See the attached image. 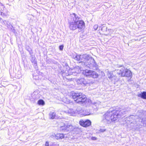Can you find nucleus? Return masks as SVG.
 Masks as SVG:
<instances>
[{
    "instance_id": "nucleus-15",
    "label": "nucleus",
    "mask_w": 146,
    "mask_h": 146,
    "mask_svg": "<svg viewBox=\"0 0 146 146\" xmlns=\"http://www.w3.org/2000/svg\"><path fill=\"white\" fill-rule=\"evenodd\" d=\"M67 112L70 115H73L75 113V111L72 109H69Z\"/></svg>"
},
{
    "instance_id": "nucleus-14",
    "label": "nucleus",
    "mask_w": 146,
    "mask_h": 146,
    "mask_svg": "<svg viewBox=\"0 0 146 146\" xmlns=\"http://www.w3.org/2000/svg\"><path fill=\"white\" fill-rule=\"evenodd\" d=\"M56 114L54 112H50L49 113V118L50 119H53L55 118Z\"/></svg>"
},
{
    "instance_id": "nucleus-21",
    "label": "nucleus",
    "mask_w": 146,
    "mask_h": 146,
    "mask_svg": "<svg viewBox=\"0 0 146 146\" xmlns=\"http://www.w3.org/2000/svg\"><path fill=\"white\" fill-rule=\"evenodd\" d=\"M123 109L124 111V112L125 113H126L127 112L129 111L130 110V108L129 107L125 108Z\"/></svg>"
},
{
    "instance_id": "nucleus-13",
    "label": "nucleus",
    "mask_w": 146,
    "mask_h": 146,
    "mask_svg": "<svg viewBox=\"0 0 146 146\" xmlns=\"http://www.w3.org/2000/svg\"><path fill=\"white\" fill-rule=\"evenodd\" d=\"M78 83L86 85L87 84L86 80L84 78H81L78 79L77 81Z\"/></svg>"
},
{
    "instance_id": "nucleus-23",
    "label": "nucleus",
    "mask_w": 146,
    "mask_h": 146,
    "mask_svg": "<svg viewBox=\"0 0 146 146\" xmlns=\"http://www.w3.org/2000/svg\"><path fill=\"white\" fill-rule=\"evenodd\" d=\"M98 28V25H96L94 26V30H96Z\"/></svg>"
},
{
    "instance_id": "nucleus-18",
    "label": "nucleus",
    "mask_w": 146,
    "mask_h": 146,
    "mask_svg": "<svg viewBox=\"0 0 146 146\" xmlns=\"http://www.w3.org/2000/svg\"><path fill=\"white\" fill-rule=\"evenodd\" d=\"M110 80L115 82L117 81L118 80V79L117 77L115 76H113V77H112L111 78Z\"/></svg>"
},
{
    "instance_id": "nucleus-16",
    "label": "nucleus",
    "mask_w": 146,
    "mask_h": 146,
    "mask_svg": "<svg viewBox=\"0 0 146 146\" xmlns=\"http://www.w3.org/2000/svg\"><path fill=\"white\" fill-rule=\"evenodd\" d=\"M73 58L76 60L81 62V56L80 55H76L75 56H73Z\"/></svg>"
},
{
    "instance_id": "nucleus-30",
    "label": "nucleus",
    "mask_w": 146,
    "mask_h": 146,
    "mask_svg": "<svg viewBox=\"0 0 146 146\" xmlns=\"http://www.w3.org/2000/svg\"><path fill=\"white\" fill-rule=\"evenodd\" d=\"M90 114V113H89L88 112V113H86L85 114V115H89Z\"/></svg>"
},
{
    "instance_id": "nucleus-22",
    "label": "nucleus",
    "mask_w": 146,
    "mask_h": 146,
    "mask_svg": "<svg viewBox=\"0 0 146 146\" xmlns=\"http://www.w3.org/2000/svg\"><path fill=\"white\" fill-rule=\"evenodd\" d=\"M142 123H143V126H146V120L142 119L141 121Z\"/></svg>"
},
{
    "instance_id": "nucleus-9",
    "label": "nucleus",
    "mask_w": 146,
    "mask_h": 146,
    "mask_svg": "<svg viewBox=\"0 0 146 146\" xmlns=\"http://www.w3.org/2000/svg\"><path fill=\"white\" fill-rule=\"evenodd\" d=\"M77 22V28L79 30H81L85 27V23L83 21L78 19Z\"/></svg>"
},
{
    "instance_id": "nucleus-1",
    "label": "nucleus",
    "mask_w": 146,
    "mask_h": 146,
    "mask_svg": "<svg viewBox=\"0 0 146 146\" xmlns=\"http://www.w3.org/2000/svg\"><path fill=\"white\" fill-rule=\"evenodd\" d=\"M117 112L108 111L102 117V121L106 124L110 123L117 119Z\"/></svg>"
},
{
    "instance_id": "nucleus-7",
    "label": "nucleus",
    "mask_w": 146,
    "mask_h": 146,
    "mask_svg": "<svg viewBox=\"0 0 146 146\" xmlns=\"http://www.w3.org/2000/svg\"><path fill=\"white\" fill-rule=\"evenodd\" d=\"M79 123L81 126L85 127L89 126L91 124V121L88 119L81 120L79 121Z\"/></svg>"
},
{
    "instance_id": "nucleus-29",
    "label": "nucleus",
    "mask_w": 146,
    "mask_h": 146,
    "mask_svg": "<svg viewBox=\"0 0 146 146\" xmlns=\"http://www.w3.org/2000/svg\"><path fill=\"white\" fill-rule=\"evenodd\" d=\"M107 27L106 26H104L102 28H101V30H103V29H107Z\"/></svg>"
},
{
    "instance_id": "nucleus-20",
    "label": "nucleus",
    "mask_w": 146,
    "mask_h": 146,
    "mask_svg": "<svg viewBox=\"0 0 146 146\" xmlns=\"http://www.w3.org/2000/svg\"><path fill=\"white\" fill-rule=\"evenodd\" d=\"M38 104L39 105H44L45 104L44 101L42 100H40L38 101Z\"/></svg>"
},
{
    "instance_id": "nucleus-8",
    "label": "nucleus",
    "mask_w": 146,
    "mask_h": 146,
    "mask_svg": "<svg viewBox=\"0 0 146 146\" xmlns=\"http://www.w3.org/2000/svg\"><path fill=\"white\" fill-rule=\"evenodd\" d=\"M61 128L62 130L71 131L74 128V127L70 124L66 123L64 126H62Z\"/></svg>"
},
{
    "instance_id": "nucleus-10",
    "label": "nucleus",
    "mask_w": 146,
    "mask_h": 146,
    "mask_svg": "<svg viewBox=\"0 0 146 146\" xmlns=\"http://www.w3.org/2000/svg\"><path fill=\"white\" fill-rule=\"evenodd\" d=\"M114 113H116L117 112V119L119 116L121 115L122 114H125L124 112V111L123 109H121L120 111L117 110L116 111H114Z\"/></svg>"
},
{
    "instance_id": "nucleus-26",
    "label": "nucleus",
    "mask_w": 146,
    "mask_h": 146,
    "mask_svg": "<svg viewBox=\"0 0 146 146\" xmlns=\"http://www.w3.org/2000/svg\"><path fill=\"white\" fill-rule=\"evenodd\" d=\"M91 139L93 140H95L97 139V138L95 137H92L91 138Z\"/></svg>"
},
{
    "instance_id": "nucleus-4",
    "label": "nucleus",
    "mask_w": 146,
    "mask_h": 146,
    "mask_svg": "<svg viewBox=\"0 0 146 146\" xmlns=\"http://www.w3.org/2000/svg\"><path fill=\"white\" fill-rule=\"evenodd\" d=\"M90 60V62L89 66H88L90 68L96 67V64L94 62V60L90 57L88 55L84 54L81 56V62H86Z\"/></svg>"
},
{
    "instance_id": "nucleus-24",
    "label": "nucleus",
    "mask_w": 146,
    "mask_h": 146,
    "mask_svg": "<svg viewBox=\"0 0 146 146\" xmlns=\"http://www.w3.org/2000/svg\"><path fill=\"white\" fill-rule=\"evenodd\" d=\"M106 129L103 128L100 129V132H103L106 131Z\"/></svg>"
},
{
    "instance_id": "nucleus-28",
    "label": "nucleus",
    "mask_w": 146,
    "mask_h": 146,
    "mask_svg": "<svg viewBox=\"0 0 146 146\" xmlns=\"http://www.w3.org/2000/svg\"><path fill=\"white\" fill-rule=\"evenodd\" d=\"M45 146H49V143L47 141L46 142Z\"/></svg>"
},
{
    "instance_id": "nucleus-27",
    "label": "nucleus",
    "mask_w": 146,
    "mask_h": 146,
    "mask_svg": "<svg viewBox=\"0 0 146 146\" xmlns=\"http://www.w3.org/2000/svg\"><path fill=\"white\" fill-rule=\"evenodd\" d=\"M32 62L34 63L36 65V60H35V59H34V60L33 61H32Z\"/></svg>"
},
{
    "instance_id": "nucleus-17",
    "label": "nucleus",
    "mask_w": 146,
    "mask_h": 146,
    "mask_svg": "<svg viewBox=\"0 0 146 146\" xmlns=\"http://www.w3.org/2000/svg\"><path fill=\"white\" fill-rule=\"evenodd\" d=\"M114 75L113 74V73L112 72H108V77L110 79V80L111 78L112 77H113V76H114Z\"/></svg>"
},
{
    "instance_id": "nucleus-12",
    "label": "nucleus",
    "mask_w": 146,
    "mask_h": 146,
    "mask_svg": "<svg viewBox=\"0 0 146 146\" xmlns=\"http://www.w3.org/2000/svg\"><path fill=\"white\" fill-rule=\"evenodd\" d=\"M54 137L57 139H62L64 137V135L63 134L58 133L55 135Z\"/></svg>"
},
{
    "instance_id": "nucleus-3",
    "label": "nucleus",
    "mask_w": 146,
    "mask_h": 146,
    "mask_svg": "<svg viewBox=\"0 0 146 146\" xmlns=\"http://www.w3.org/2000/svg\"><path fill=\"white\" fill-rule=\"evenodd\" d=\"M71 96L77 103L83 102L86 99V96L81 93L72 92Z\"/></svg>"
},
{
    "instance_id": "nucleus-25",
    "label": "nucleus",
    "mask_w": 146,
    "mask_h": 146,
    "mask_svg": "<svg viewBox=\"0 0 146 146\" xmlns=\"http://www.w3.org/2000/svg\"><path fill=\"white\" fill-rule=\"evenodd\" d=\"M63 46L62 45H60L59 46V49L60 50H62L63 48Z\"/></svg>"
},
{
    "instance_id": "nucleus-5",
    "label": "nucleus",
    "mask_w": 146,
    "mask_h": 146,
    "mask_svg": "<svg viewBox=\"0 0 146 146\" xmlns=\"http://www.w3.org/2000/svg\"><path fill=\"white\" fill-rule=\"evenodd\" d=\"M117 72L118 74L121 75L122 77H126L130 78L132 77L131 72L124 67L119 68L117 70Z\"/></svg>"
},
{
    "instance_id": "nucleus-19",
    "label": "nucleus",
    "mask_w": 146,
    "mask_h": 146,
    "mask_svg": "<svg viewBox=\"0 0 146 146\" xmlns=\"http://www.w3.org/2000/svg\"><path fill=\"white\" fill-rule=\"evenodd\" d=\"M141 97L144 99H146V92H143L140 94Z\"/></svg>"
},
{
    "instance_id": "nucleus-6",
    "label": "nucleus",
    "mask_w": 146,
    "mask_h": 146,
    "mask_svg": "<svg viewBox=\"0 0 146 146\" xmlns=\"http://www.w3.org/2000/svg\"><path fill=\"white\" fill-rule=\"evenodd\" d=\"M82 73L84 75L86 76L92 77L94 78H96L98 76V74L95 72L88 70H83Z\"/></svg>"
},
{
    "instance_id": "nucleus-31",
    "label": "nucleus",
    "mask_w": 146,
    "mask_h": 146,
    "mask_svg": "<svg viewBox=\"0 0 146 146\" xmlns=\"http://www.w3.org/2000/svg\"><path fill=\"white\" fill-rule=\"evenodd\" d=\"M69 102H69V100H68V101H67V102H66V103H69Z\"/></svg>"
},
{
    "instance_id": "nucleus-2",
    "label": "nucleus",
    "mask_w": 146,
    "mask_h": 146,
    "mask_svg": "<svg viewBox=\"0 0 146 146\" xmlns=\"http://www.w3.org/2000/svg\"><path fill=\"white\" fill-rule=\"evenodd\" d=\"M80 17L74 13L70 15V19L69 21V27L70 29L76 30L77 28V21L80 19Z\"/></svg>"
},
{
    "instance_id": "nucleus-11",
    "label": "nucleus",
    "mask_w": 146,
    "mask_h": 146,
    "mask_svg": "<svg viewBox=\"0 0 146 146\" xmlns=\"http://www.w3.org/2000/svg\"><path fill=\"white\" fill-rule=\"evenodd\" d=\"M137 116H134L133 115H131L129 117L127 118V120L126 122L128 123H132L133 122L132 121V119L133 120V119H135V117H136Z\"/></svg>"
}]
</instances>
